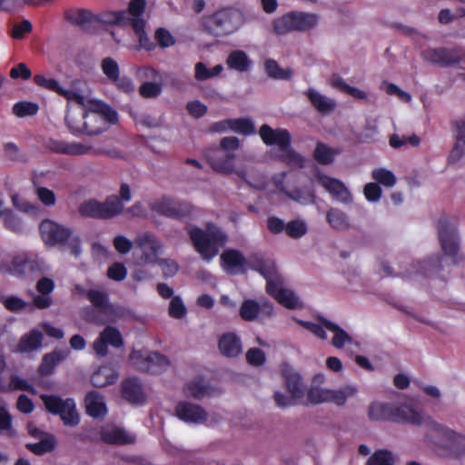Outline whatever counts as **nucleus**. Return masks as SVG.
<instances>
[{
	"mask_svg": "<svg viewBox=\"0 0 465 465\" xmlns=\"http://www.w3.org/2000/svg\"><path fill=\"white\" fill-rule=\"evenodd\" d=\"M249 263L252 269L266 279V292L281 305L292 310L302 307V303L295 292L284 286L282 277L278 272L272 260L255 254L251 257Z\"/></svg>",
	"mask_w": 465,
	"mask_h": 465,
	"instance_id": "1",
	"label": "nucleus"
},
{
	"mask_svg": "<svg viewBox=\"0 0 465 465\" xmlns=\"http://www.w3.org/2000/svg\"><path fill=\"white\" fill-rule=\"evenodd\" d=\"M240 142L236 137H224L221 140L220 147L209 157L212 168L220 173L231 174L235 173L240 178L254 187L263 186L261 180L254 179L253 171L236 170L234 160L235 151L239 148Z\"/></svg>",
	"mask_w": 465,
	"mask_h": 465,
	"instance_id": "2",
	"label": "nucleus"
},
{
	"mask_svg": "<svg viewBox=\"0 0 465 465\" xmlns=\"http://www.w3.org/2000/svg\"><path fill=\"white\" fill-rule=\"evenodd\" d=\"M73 103L87 109L85 119H84L86 124L85 134H98L106 130L109 124H114L117 121L115 111L90 95L78 93L74 98Z\"/></svg>",
	"mask_w": 465,
	"mask_h": 465,
	"instance_id": "3",
	"label": "nucleus"
},
{
	"mask_svg": "<svg viewBox=\"0 0 465 465\" xmlns=\"http://www.w3.org/2000/svg\"><path fill=\"white\" fill-rule=\"evenodd\" d=\"M146 6L145 0H131L128 5L127 13L116 12L111 14V18L107 22L114 23L119 25L130 24L135 35L138 38L140 48L153 50L154 44L150 41L145 32V20L143 14Z\"/></svg>",
	"mask_w": 465,
	"mask_h": 465,
	"instance_id": "4",
	"label": "nucleus"
},
{
	"mask_svg": "<svg viewBox=\"0 0 465 465\" xmlns=\"http://www.w3.org/2000/svg\"><path fill=\"white\" fill-rule=\"evenodd\" d=\"M194 250L205 262H211L227 242V235L216 225L210 223L205 229L193 228L189 232Z\"/></svg>",
	"mask_w": 465,
	"mask_h": 465,
	"instance_id": "5",
	"label": "nucleus"
},
{
	"mask_svg": "<svg viewBox=\"0 0 465 465\" xmlns=\"http://www.w3.org/2000/svg\"><path fill=\"white\" fill-rule=\"evenodd\" d=\"M320 22L315 13L292 11L280 15L272 23V32L277 35H285L292 32H308L314 29Z\"/></svg>",
	"mask_w": 465,
	"mask_h": 465,
	"instance_id": "6",
	"label": "nucleus"
},
{
	"mask_svg": "<svg viewBox=\"0 0 465 465\" xmlns=\"http://www.w3.org/2000/svg\"><path fill=\"white\" fill-rule=\"evenodd\" d=\"M45 269V262L37 254L27 252L15 255L10 264L0 262V273H9L19 278H33Z\"/></svg>",
	"mask_w": 465,
	"mask_h": 465,
	"instance_id": "7",
	"label": "nucleus"
},
{
	"mask_svg": "<svg viewBox=\"0 0 465 465\" xmlns=\"http://www.w3.org/2000/svg\"><path fill=\"white\" fill-rule=\"evenodd\" d=\"M244 14L238 9H223L205 21L206 28L214 35H225L236 32L245 23Z\"/></svg>",
	"mask_w": 465,
	"mask_h": 465,
	"instance_id": "8",
	"label": "nucleus"
},
{
	"mask_svg": "<svg viewBox=\"0 0 465 465\" xmlns=\"http://www.w3.org/2000/svg\"><path fill=\"white\" fill-rule=\"evenodd\" d=\"M438 238L442 252L451 259H456L460 249L458 221L449 217L440 219Z\"/></svg>",
	"mask_w": 465,
	"mask_h": 465,
	"instance_id": "9",
	"label": "nucleus"
},
{
	"mask_svg": "<svg viewBox=\"0 0 465 465\" xmlns=\"http://www.w3.org/2000/svg\"><path fill=\"white\" fill-rule=\"evenodd\" d=\"M41 399L53 414H58L64 425L74 427L80 422V416L73 399H62L54 395H42Z\"/></svg>",
	"mask_w": 465,
	"mask_h": 465,
	"instance_id": "10",
	"label": "nucleus"
},
{
	"mask_svg": "<svg viewBox=\"0 0 465 465\" xmlns=\"http://www.w3.org/2000/svg\"><path fill=\"white\" fill-rule=\"evenodd\" d=\"M175 413L180 420L192 424L215 425L223 420L221 415H209L203 407L187 401L179 402L175 407Z\"/></svg>",
	"mask_w": 465,
	"mask_h": 465,
	"instance_id": "11",
	"label": "nucleus"
},
{
	"mask_svg": "<svg viewBox=\"0 0 465 465\" xmlns=\"http://www.w3.org/2000/svg\"><path fill=\"white\" fill-rule=\"evenodd\" d=\"M135 246L139 250L138 259L143 264H155L159 262L163 247L162 242L153 235L144 232L135 238Z\"/></svg>",
	"mask_w": 465,
	"mask_h": 465,
	"instance_id": "12",
	"label": "nucleus"
},
{
	"mask_svg": "<svg viewBox=\"0 0 465 465\" xmlns=\"http://www.w3.org/2000/svg\"><path fill=\"white\" fill-rule=\"evenodd\" d=\"M46 147L57 153H64L67 155H84V154H108L116 156L114 151H104L100 149H94L91 145L77 143V142H65L60 140L51 139L47 142Z\"/></svg>",
	"mask_w": 465,
	"mask_h": 465,
	"instance_id": "13",
	"label": "nucleus"
},
{
	"mask_svg": "<svg viewBox=\"0 0 465 465\" xmlns=\"http://www.w3.org/2000/svg\"><path fill=\"white\" fill-rule=\"evenodd\" d=\"M239 314L245 322H256L263 318H271L274 315L272 303L266 300L258 302L253 299L244 300L240 308Z\"/></svg>",
	"mask_w": 465,
	"mask_h": 465,
	"instance_id": "14",
	"label": "nucleus"
},
{
	"mask_svg": "<svg viewBox=\"0 0 465 465\" xmlns=\"http://www.w3.org/2000/svg\"><path fill=\"white\" fill-rule=\"evenodd\" d=\"M88 298L91 302L97 308V311L101 312V318L96 316L94 312H92V313H86L84 315V319L86 321L96 323H105L116 321L114 316L115 309L113 305L108 304L107 297L104 293L93 290L88 292Z\"/></svg>",
	"mask_w": 465,
	"mask_h": 465,
	"instance_id": "15",
	"label": "nucleus"
},
{
	"mask_svg": "<svg viewBox=\"0 0 465 465\" xmlns=\"http://www.w3.org/2000/svg\"><path fill=\"white\" fill-rule=\"evenodd\" d=\"M39 229L44 242L49 246L64 244L72 236V231L69 228L52 220L43 221Z\"/></svg>",
	"mask_w": 465,
	"mask_h": 465,
	"instance_id": "16",
	"label": "nucleus"
},
{
	"mask_svg": "<svg viewBox=\"0 0 465 465\" xmlns=\"http://www.w3.org/2000/svg\"><path fill=\"white\" fill-rule=\"evenodd\" d=\"M421 56L427 62L445 67L459 64L465 54L457 49L430 48L424 50Z\"/></svg>",
	"mask_w": 465,
	"mask_h": 465,
	"instance_id": "17",
	"label": "nucleus"
},
{
	"mask_svg": "<svg viewBox=\"0 0 465 465\" xmlns=\"http://www.w3.org/2000/svg\"><path fill=\"white\" fill-rule=\"evenodd\" d=\"M316 181L320 185L324 187L335 200L345 204L351 203L352 195L341 181L322 173L316 175Z\"/></svg>",
	"mask_w": 465,
	"mask_h": 465,
	"instance_id": "18",
	"label": "nucleus"
},
{
	"mask_svg": "<svg viewBox=\"0 0 465 465\" xmlns=\"http://www.w3.org/2000/svg\"><path fill=\"white\" fill-rule=\"evenodd\" d=\"M259 135L266 145L277 146L279 152L291 143V134L286 129H272L263 124L259 130Z\"/></svg>",
	"mask_w": 465,
	"mask_h": 465,
	"instance_id": "19",
	"label": "nucleus"
},
{
	"mask_svg": "<svg viewBox=\"0 0 465 465\" xmlns=\"http://www.w3.org/2000/svg\"><path fill=\"white\" fill-rule=\"evenodd\" d=\"M107 344L116 348L123 345L121 332L114 327H106L94 341L93 349L98 356H105L107 354Z\"/></svg>",
	"mask_w": 465,
	"mask_h": 465,
	"instance_id": "20",
	"label": "nucleus"
},
{
	"mask_svg": "<svg viewBox=\"0 0 465 465\" xmlns=\"http://www.w3.org/2000/svg\"><path fill=\"white\" fill-rule=\"evenodd\" d=\"M85 108L75 103H68V111L65 116V121L68 128L74 133L84 134L86 131Z\"/></svg>",
	"mask_w": 465,
	"mask_h": 465,
	"instance_id": "21",
	"label": "nucleus"
},
{
	"mask_svg": "<svg viewBox=\"0 0 465 465\" xmlns=\"http://www.w3.org/2000/svg\"><path fill=\"white\" fill-rule=\"evenodd\" d=\"M221 266L228 273L236 274L243 272L245 259L242 254L233 249L225 250L221 254Z\"/></svg>",
	"mask_w": 465,
	"mask_h": 465,
	"instance_id": "22",
	"label": "nucleus"
},
{
	"mask_svg": "<svg viewBox=\"0 0 465 465\" xmlns=\"http://www.w3.org/2000/svg\"><path fill=\"white\" fill-rule=\"evenodd\" d=\"M220 352L228 358H234L242 351L240 338L233 332H227L221 336L218 342Z\"/></svg>",
	"mask_w": 465,
	"mask_h": 465,
	"instance_id": "23",
	"label": "nucleus"
},
{
	"mask_svg": "<svg viewBox=\"0 0 465 465\" xmlns=\"http://www.w3.org/2000/svg\"><path fill=\"white\" fill-rule=\"evenodd\" d=\"M122 396L127 401L134 404H142L146 399L141 383L133 378L122 382Z\"/></svg>",
	"mask_w": 465,
	"mask_h": 465,
	"instance_id": "24",
	"label": "nucleus"
},
{
	"mask_svg": "<svg viewBox=\"0 0 465 465\" xmlns=\"http://www.w3.org/2000/svg\"><path fill=\"white\" fill-rule=\"evenodd\" d=\"M84 405L86 413L91 417L101 418L107 413L104 396L96 391H91L85 395Z\"/></svg>",
	"mask_w": 465,
	"mask_h": 465,
	"instance_id": "25",
	"label": "nucleus"
},
{
	"mask_svg": "<svg viewBox=\"0 0 465 465\" xmlns=\"http://www.w3.org/2000/svg\"><path fill=\"white\" fill-rule=\"evenodd\" d=\"M306 96L313 107L322 114H329L336 107V103L333 99L324 95L315 88H309L306 92Z\"/></svg>",
	"mask_w": 465,
	"mask_h": 465,
	"instance_id": "26",
	"label": "nucleus"
},
{
	"mask_svg": "<svg viewBox=\"0 0 465 465\" xmlns=\"http://www.w3.org/2000/svg\"><path fill=\"white\" fill-rule=\"evenodd\" d=\"M103 440L114 444H127L134 441L135 437L124 429L108 426L102 430Z\"/></svg>",
	"mask_w": 465,
	"mask_h": 465,
	"instance_id": "27",
	"label": "nucleus"
},
{
	"mask_svg": "<svg viewBox=\"0 0 465 465\" xmlns=\"http://www.w3.org/2000/svg\"><path fill=\"white\" fill-rule=\"evenodd\" d=\"M278 189L284 193L292 201L302 204H312L315 202V194L311 187L294 188L287 190L282 183L277 184Z\"/></svg>",
	"mask_w": 465,
	"mask_h": 465,
	"instance_id": "28",
	"label": "nucleus"
},
{
	"mask_svg": "<svg viewBox=\"0 0 465 465\" xmlns=\"http://www.w3.org/2000/svg\"><path fill=\"white\" fill-rule=\"evenodd\" d=\"M285 376L286 387L291 394V397L296 401L304 395V383L301 375L292 369L283 371Z\"/></svg>",
	"mask_w": 465,
	"mask_h": 465,
	"instance_id": "29",
	"label": "nucleus"
},
{
	"mask_svg": "<svg viewBox=\"0 0 465 465\" xmlns=\"http://www.w3.org/2000/svg\"><path fill=\"white\" fill-rule=\"evenodd\" d=\"M393 420L419 425L423 420V415L412 406L404 404L393 410Z\"/></svg>",
	"mask_w": 465,
	"mask_h": 465,
	"instance_id": "30",
	"label": "nucleus"
},
{
	"mask_svg": "<svg viewBox=\"0 0 465 465\" xmlns=\"http://www.w3.org/2000/svg\"><path fill=\"white\" fill-rule=\"evenodd\" d=\"M119 378V373L111 365H103L91 377V381L95 387H105L114 383Z\"/></svg>",
	"mask_w": 465,
	"mask_h": 465,
	"instance_id": "31",
	"label": "nucleus"
},
{
	"mask_svg": "<svg viewBox=\"0 0 465 465\" xmlns=\"http://www.w3.org/2000/svg\"><path fill=\"white\" fill-rule=\"evenodd\" d=\"M35 83L47 90L54 91L63 96H64L68 103L72 104L74 102V98L78 94L72 90H66L60 86L58 82L53 78H47L44 74H35L34 76Z\"/></svg>",
	"mask_w": 465,
	"mask_h": 465,
	"instance_id": "32",
	"label": "nucleus"
},
{
	"mask_svg": "<svg viewBox=\"0 0 465 465\" xmlns=\"http://www.w3.org/2000/svg\"><path fill=\"white\" fill-rule=\"evenodd\" d=\"M43 334L38 330H32L28 333L23 335L17 344L15 351L31 352L41 347Z\"/></svg>",
	"mask_w": 465,
	"mask_h": 465,
	"instance_id": "33",
	"label": "nucleus"
},
{
	"mask_svg": "<svg viewBox=\"0 0 465 465\" xmlns=\"http://www.w3.org/2000/svg\"><path fill=\"white\" fill-rule=\"evenodd\" d=\"M66 18L73 24L87 26L101 22V15H96L86 9H72L66 13Z\"/></svg>",
	"mask_w": 465,
	"mask_h": 465,
	"instance_id": "34",
	"label": "nucleus"
},
{
	"mask_svg": "<svg viewBox=\"0 0 465 465\" xmlns=\"http://www.w3.org/2000/svg\"><path fill=\"white\" fill-rule=\"evenodd\" d=\"M358 394V388L352 384H346L337 389H331L330 403L337 406L344 405L348 400Z\"/></svg>",
	"mask_w": 465,
	"mask_h": 465,
	"instance_id": "35",
	"label": "nucleus"
},
{
	"mask_svg": "<svg viewBox=\"0 0 465 465\" xmlns=\"http://www.w3.org/2000/svg\"><path fill=\"white\" fill-rule=\"evenodd\" d=\"M394 407L382 402H372L368 409V416L371 420H393Z\"/></svg>",
	"mask_w": 465,
	"mask_h": 465,
	"instance_id": "36",
	"label": "nucleus"
},
{
	"mask_svg": "<svg viewBox=\"0 0 465 465\" xmlns=\"http://www.w3.org/2000/svg\"><path fill=\"white\" fill-rule=\"evenodd\" d=\"M328 223L337 231H345L351 227L350 218L339 208H331L326 214Z\"/></svg>",
	"mask_w": 465,
	"mask_h": 465,
	"instance_id": "37",
	"label": "nucleus"
},
{
	"mask_svg": "<svg viewBox=\"0 0 465 465\" xmlns=\"http://www.w3.org/2000/svg\"><path fill=\"white\" fill-rule=\"evenodd\" d=\"M69 354L68 351H54L46 354L39 367V371L43 375H49L53 372L55 366L65 360Z\"/></svg>",
	"mask_w": 465,
	"mask_h": 465,
	"instance_id": "38",
	"label": "nucleus"
},
{
	"mask_svg": "<svg viewBox=\"0 0 465 465\" xmlns=\"http://www.w3.org/2000/svg\"><path fill=\"white\" fill-rule=\"evenodd\" d=\"M226 64L228 67L232 70L246 72L252 65V60L245 52L242 50H235L228 55Z\"/></svg>",
	"mask_w": 465,
	"mask_h": 465,
	"instance_id": "39",
	"label": "nucleus"
},
{
	"mask_svg": "<svg viewBox=\"0 0 465 465\" xmlns=\"http://www.w3.org/2000/svg\"><path fill=\"white\" fill-rule=\"evenodd\" d=\"M296 322L322 341L328 339L326 331H329V324L332 323L325 319H319L315 322L296 320Z\"/></svg>",
	"mask_w": 465,
	"mask_h": 465,
	"instance_id": "40",
	"label": "nucleus"
},
{
	"mask_svg": "<svg viewBox=\"0 0 465 465\" xmlns=\"http://www.w3.org/2000/svg\"><path fill=\"white\" fill-rule=\"evenodd\" d=\"M152 209L160 214L170 217H178L180 214V204L167 198L155 201L152 204Z\"/></svg>",
	"mask_w": 465,
	"mask_h": 465,
	"instance_id": "41",
	"label": "nucleus"
},
{
	"mask_svg": "<svg viewBox=\"0 0 465 465\" xmlns=\"http://www.w3.org/2000/svg\"><path fill=\"white\" fill-rule=\"evenodd\" d=\"M210 391L208 384L202 378H195L184 387V393L188 397L202 399Z\"/></svg>",
	"mask_w": 465,
	"mask_h": 465,
	"instance_id": "42",
	"label": "nucleus"
},
{
	"mask_svg": "<svg viewBox=\"0 0 465 465\" xmlns=\"http://www.w3.org/2000/svg\"><path fill=\"white\" fill-rule=\"evenodd\" d=\"M371 178L380 186L391 188L397 183V177L391 170L385 167H377L371 171Z\"/></svg>",
	"mask_w": 465,
	"mask_h": 465,
	"instance_id": "43",
	"label": "nucleus"
},
{
	"mask_svg": "<svg viewBox=\"0 0 465 465\" xmlns=\"http://www.w3.org/2000/svg\"><path fill=\"white\" fill-rule=\"evenodd\" d=\"M267 74L277 80H288L293 75L291 68H282L275 60L269 59L264 64Z\"/></svg>",
	"mask_w": 465,
	"mask_h": 465,
	"instance_id": "44",
	"label": "nucleus"
},
{
	"mask_svg": "<svg viewBox=\"0 0 465 465\" xmlns=\"http://www.w3.org/2000/svg\"><path fill=\"white\" fill-rule=\"evenodd\" d=\"M338 153V150L329 147L322 143H318L313 155L318 163L327 165L331 164L334 161V158Z\"/></svg>",
	"mask_w": 465,
	"mask_h": 465,
	"instance_id": "45",
	"label": "nucleus"
},
{
	"mask_svg": "<svg viewBox=\"0 0 465 465\" xmlns=\"http://www.w3.org/2000/svg\"><path fill=\"white\" fill-rule=\"evenodd\" d=\"M104 210V218H112L120 214L123 210L124 203L119 199L117 195H110L106 200L102 203Z\"/></svg>",
	"mask_w": 465,
	"mask_h": 465,
	"instance_id": "46",
	"label": "nucleus"
},
{
	"mask_svg": "<svg viewBox=\"0 0 465 465\" xmlns=\"http://www.w3.org/2000/svg\"><path fill=\"white\" fill-rule=\"evenodd\" d=\"M225 124L233 132L242 134L244 135L255 133V127L252 120L248 118L232 119L225 122Z\"/></svg>",
	"mask_w": 465,
	"mask_h": 465,
	"instance_id": "47",
	"label": "nucleus"
},
{
	"mask_svg": "<svg viewBox=\"0 0 465 465\" xmlns=\"http://www.w3.org/2000/svg\"><path fill=\"white\" fill-rule=\"evenodd\" d=\"M278 158L294 168H302L304 165L303 157L292 149L291 143L279 152Z\"/></svg>",
	"mask_w": 465,
	"mask_h": 465,
	"instance_id": "48",
	"label": "nucleus"
},
{
	"mask_svg": "<svg viewBox=\"0 0 465 465\" xmlns=\"http://www.w3.org/2000/svg\"><path fill=\"white\" fill-rule=\"evenodd\" d=\"M38 440L39 441L36 443H29L26 445L27 448L35 454L42 455L50 452L55 447V439L51 434H46V436Z\"/></svg>",
	"mask_w": 465,
	"mask_h": 465,
	"instance_id": "49",
	"label": "nucleus"
},
{
	"mask_svg": "<svg viewBox=\"0 0 465 465\" xmlns=\"http://www.w3.org/2000/svg\"><path fill=\"white\" fill-rule=\"evenodd\" d=\"M329 331L332 333L331 344L338 349L344 348L352 341L351 336L333 322L329 324Z\"/></svg>",
	"mask_w": 465,
	"mask_h": 465,
	"instance_id": "50",
	"label": "nucleus"
},
{
	"mask_svg": "<svg viewBox=\"0 0 465 465\" xmlns=\"http://www.w3.org/2000/svg\"><path fill=\"white\" fill-rule=\"evenodd\" d=\"M79 213L85 217L104 218L103 204L96 200H88L82 203Z\"/></svg>",
	"mask_w": 465,
	"mask_h": 465,
	"instance_id": "51",
	"label": "nucleus"
},
{
	"mask_svg": "<svg viewBox=\"0 0 465 465\" xmlns=\"http://www.w3.org/2000/svg\"><path fill=\"white\" fill-rule=\"evenodd\" d=\"M146 364L148 368H144L146 371L158 372L167 368L170 364L169 360L159 353H150L146 356Z\"/></svg>",
	"mask_w": 465,
	"mask_h": 465,
	"instance_id": "52",
	"label": "nucleus"
},
{
	"mask_svg": "<svg viewBox=\"0 0 465 465\" xmlns=\"http://www.w3.org/2000/svg\"><path fill=\"white\" fill-rule=\"evenodd\" d=\"M223 70V67L222 64H217L213 68L209 69L203 63L199 62L195 64L194 76L198 81H205L217 76L222 73Z\"/></svg>",
	"mask_w": 465,
	"mask_h": 465,
	"instance_id": "53",
	"label": "nucleus"
},
{
	"mask_svg": "<svg viewBox=\"0 0 465 465\" xmlns=\"http://www.w3.org/2000/svg\"><path fill=\"white\" fill-rule=\"evenodd\" d=\"M431 431L447 447L450 446L458 432L457 430L440 423H433L431 426Z\"/></svg>",
	"mask_w": 465,
	"mask_h": 465,
	"instance_id": "54",
	"label": "nucleus"
},
{
	"mask_svg": "<svg viewBox=\"0 0 465 465\" xmlns=\"http://www.w3.org/2000/svg\"><path fill=\"white\" fill-rule=\"evenodd\" d=\"M396 456L386 450L375 451L368 460V465H395Z\"/></svg>",
	"mask_w": 465,
	"mask_h": 465,
	"instance_id": "55",
	"label": "nucleus"
},
{
	"mask_svg": "<svg viewBox=\"0 0 465 465\" xmlns=\"http://www.w3.org/2000/svg\"><path fill=\"white\" fill-rule=\"evenodd\" d=\"M101 69L109 81L118 80L120 67L118 63L112 57H105L102 60Z\"/></svg>",
	"mask_w": 465,
	"mask_h": 465,
	"instance_id": "56",
	"label": "nucleus"
},
{
	"mask_svg": "<svg viewBox=\"0 0 465 465\" xmlns=\"http://www.w3.org/2000/svg\"><path fill=\"white\" fill-rule=\"evenodd\" d=\"M331 389L314 386L308 393V401L313 404L330 402Z\"/></svg>",
	"mask_w": 465,
	"mask_h": 465,
	"instance_id": "57",
	"label": "nucleus"
},
{
	"mask_svg": "<svg viewBox=\"0 0 465 465\" xmlns=\"http://www.w3.org/2000/svg\"><path fill=\"white\" fill-rule=\"evenodd\" d=\"M0 434L12 435V416L7 411L6 403L0 400Z\"/></svg>",
	"mask_w": 465,
	"mask_h": 465,
	"instance_id": "58",
	"label": "nucleus"
},
{
	"mask_svg": "<svg viewBox=\"0 0 465 465\" xmlns=\"http://www.w3.org/2000/svg\"><path fill=\"white\" fill-rule=\"evenodd\" d=\"M285 232L292 238H301L307 232V224L302 220H294L286 223Z\"/></svg>",
	"mask_w": 465,
	"mask_h": 465,
	"instance_id": "59",
	"label": "nucleus"
},
{
	"mask_svg": "<svg viewBox=\"0 0 465 465\" xmlns=\"http://www.w3.org/2000/svg\"><path fill=\"white\" fill-rule=\"evenodd\" d=\"M162 93V84L151 81L143 82L139 87V94L144 98H155Z\"/></svg>",
	"mask_w": 465,
	"mask_h": 465,
	"instance_id": "60",
	"label": "nucleus"
},
{
	"mask_svg": "<svg viewBox=\"0 0 465 465\" xmlns=\"http://www.w3.org/2000/svg\"><path fill=\"white\" fill-rule=\"evenodd\" d=\"M38 105L30 102L16 103L13 106L14 114L18 117L34 115L38 112Z\"/></svg>",
	"mask_w": 465,
	"mask_h": 465,
	"instance_id": "61",
	"label": "nucleus"
},
{
	"mask_svg": "<svg viewBox=\"0 0 465 465\" xmlns=\"http://www.w3.org/2000/svg\"><path fill=\"white\" fill-rule=\"evenodd\" d=\"M169 315L175 319H182L186 314V308L178 296L173 297L168 308Z\"/></svg>",
	"mask_w": 465,
	"mask_h": 465,
	"instance_id": "62",
	"label": "nucleus"
},
{
	"mask_svg": "<svg viewBox=\"0 0 465 465\" xmlns=\"http://www.w3.org/2000/svg\"><path fill=\"white\" fill-rule=\"evenodd\" d=\"M442 260H443L442 257L440 255L437 254V255L430 257L427 261L420 262L419 267H420V272H422L424 274H430V273L434 272L440 267Z\"/></svg>",
	"mask_w": 465,
	"mask_h": 465,
	"instance_id": "63",
	"label": "nucleus"
},
{
	"mask_svg": "<svg viewBox=\"0 0 465 465\" xmlns=\"http://www.w3.org/2000/svg\"><path fill=\"white\" fill-rule=\"evenodd\" d=\"M381 186L374 182L368 183L363 188V194L369 202H378L381 197Z\"/></svg>",
	"mask_w": 465,
	"mask_h": 465,
	"instance_id": "64",
	"label": "nucleus"
}]
</instances>
